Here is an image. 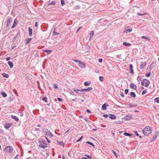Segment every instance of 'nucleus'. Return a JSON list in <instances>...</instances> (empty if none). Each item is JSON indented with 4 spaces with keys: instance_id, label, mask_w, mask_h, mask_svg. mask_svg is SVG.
<instances>
[{
    "instance_id": "obj_48",
    "label": "nucleus",
    "mask_w": 159,
    "mask_h": 159,
    "mask_svg": "<svg viewBox=\"0 0 159 159\" xmlns=\"http://www.w3.org/2000/svg\"><path fill=\"white\" fill-rule=\"evenodd\" d=\"M151 75L150 73H148V74H146L145 75L147 77H149Z\"/></svg>"
},
{
    "instance_id": "obj_44",
    "label": "nucleus",
    "mask_w": 159,
    "mask_h": 159,
    "mask_svg": "<svg viewBox=\"0 0 159 159\" xmlns=\"http://www.w3.org/2000/svg\"><path fill=\"white\" fill-rule=\"evenodd\" d=\"M42 99L43 101H44L45 102H47V98L45 97H44L42 98Z\"/></svg>"
},
{
    "instance_id": "obj_2",
    "label": "nucleus",
    "mask_w": 159,
    "mask_h": 159,
    "mask_svg": "<svg viewBox=\"0 0 159 159\" xmlns=\"http://www.w3.org/2000/svg\"><path fill=\"white\" fill-rule=\"evenodd\" d=\"M43 133L46 136H48L50 138L52 137L53 135L51 132L47 129H43Z\"/></svg>"
},
{
    "instance_id": "obj_4",
    "label": "nucleus",
    "mask_w": 159,
    "mask_h": 159,
    "mask_svg": "<svg viewBox=\"0 0 159 159\" xmlns=\"http://www.w3.org/2000/svg\"><path fill=\"white\" fill-rule=\"evenodd\" d=\"M8 153H11L13 152V148L10 146H7L4 150Z\"/></svg>"
},
{
    "instance_id": "obj_26",
    "label": "nucleus",
    "mask_w": 159,
    "mask_h": 159,
    "mask_svg": "<svg viewBox=\"0 0 159 159\" xmlns=\"http://www.w3.org/2000/svg\"><path fill=\"white\" fill-rule=\"evenodd\" d=\"M129 106L130 107H135L137 106V105L136 104H133L131 103H129Z\"/></svg>"
},
{
    "instance_id": "obj_20",
    "label": "nucleus",
    "mask_w": 159,
    "mask_h": 159,
    "mask_svg": "<svg viewBox=\"0 0 159 159\" xmlns=\"http://www.w3.org/2000/svg\"><path fill=\"white\" fill-rule=\"evenodd\" d=\"M123 45L124 46H129L131 45V44L129 43H127L126 42H124L123 43Z\"/></svg>"
},
{
    "instance_id": "obj_39",
    "label": "nucleus",
    "mask_w": 159,
    "mask_h": 159,
    "mask_svg": "<svg viewBox=\"0 0 159 159\" xmlns=\"http://www.w3.org/2000/svg\"><path fill=\"white\" fill-rule=\"evenodd\" d=\"M155 101L157 103H159V98H157L155 99Z\"/></svg>"
},
{
    "instance_id": "obj_61",
    "label": "nucleus",
    "mask_w": 159,
    "mask_h": 159,
    "mask_svg": "<svg viewBox=\"0 0 159 159\" xmlns=\"http://www.w3.org/2000/svg\"><path fill=\"white\" fill-rule=\"evenodd\" d=\"M85 156L87 157H89L90 159H91L92 158V157L89 155H85Z\"/></svg>"
},
{
    "instance_id": "obj_23",
    "label": "nucleus",
    "mask_w": 159,
    "mask_h": 159,
    "mask_svg": "<svg viewBox=\"0 0 159 159\" xmlns=\"http://www.w3.org/2000/svg\"><path fill=\"white\" fill-rule=\"evenodd\" d=\"M11 118L13 119H15L16 121H19L18 118L16 116H12Z\"/></svg>"
},
{
    "instance_id": "obj_12",
    "label": "nucleus",
    "mask_w": 159,
    "mask_h": 159,
    "mask_svg": "<svg viewBox=\"0 0 159 159\" xmlns=\"http://www.w3.org/2000/svg\"><path fill=\"white\" fill-rule=\"evenodd\" d=\"M130 87L131 88L135 89L137 88V86L133 83H131L130 84Z\"/></svg>"
},
{
    "instance_id": "obj_17",
    "label": "nucleus",
    "mask_w": 159,
    "mask_h": 159,
    "mask_svg": "<svg viewBox=\"0 0 159 159\" xmlns=\"http://www.w3.org/2000/svg\"><path fill=\"white\" fill-rule=\"evenodd\" d=\"M108 105H106V103H105L102 106V108L103 110H106L107 109L106 107L108 106Z\"/></svg>"
},
{
    "instance_id": "obj_30",
    "label": "nucleus",
    "mask_w": 159,
    "mask_h": 159,
    "mask_svg": "<svg viewBox=\"0 0 159 159\" xmlns=\"http://www.w3.org/2000/svg\"><path fill=\"white\" fill-rule=\"evenodd\" d=\"M86 143H87V144H89V145H91L93 147H95V145H94L93 143H92L91 142H89V141H87Z\"/></svg>"
},
{
    "instance_id": "obj_5",
    "label": "nucleus",
    "mask_w": 159,
    "mask_h": 159,
    "mask_svg": "<svg viewBox=\"0 0 159 159\" xmlns=\"http://www.w3.org/2000/svg\"><path fill=\"white\" fill-rule=\"evenodd\" d=\"M78 65L81 68H85L86 67V65L84 63L81 61H80V63H78Z\"/></svg>"
},
{
    "instance_id": "obj_62",
    "label": "nucleus",
    "mask_w": 159,
    "mask_h": 159,
    "mask_svg": "<svg viewBox=\"0 0 159 159\" xmlns=\"http://www.w3.org/2000/svg\"><path fill=\"white\" fill-rule=\"evenodd\" d=\"M10 57H7V58H6V61H9V60H10Z\"/></svg>"
},
{
    "instance_id": "obj_50",
    "label": "nucleus",
    "mask_w": 159,
    "mask_h": 159,
    "mask_svg": "<svg viewBox=\"0 0 159 159\" xmlns=\"http://www.w3.org/2000/svg\"><path fill=\"white\" fill-rule=\"evenodd\" d=\"M71 95H75L74 92L73 91H70L69 92Z\"/></svg>"
},
{
    "instance_id": "obj_21",
    "label": "nucleus",
    "mask_w": 159,
    "mask_h": 159,
    "mask_svg": "<svg viewBox=\"0 0 159 159\" xmlns=\"http://www.w3.org/2000/svg\"><path fill=\"white\" fill-rule=\"evenodd\" d=\"M1 94L4 98L6 97L7 96V94L5 92L3 91L1 93Z\"/></svg>"
},
{
    "instance_id": "obj_59",
    "label": "nucleus",
    "mask_w": 159,
    "mask_h": 159,
    "mask_svg": "<svg viewBox=\"0 0 159 159\" xmlns=\"http://www.w3.org/2000/svg\"><path fill=\"white\" fill-rule=\"evenodd\" d=\"M34 130L35 131H40V129H39L36 128L35 129H34Z\"/></svg>"
},
{
    "instance_id": "obj_13",
    "label": "nucleus",
    "mask_w": 159,
    "mask_h": 159,
    "mask_svg": "<svg viewBox=\"0 0 159 159\" xmlns=\"http://www.w3.org/2000/svg\"><path fill=\"white\" fill-rule=\"evenodd\" d=\"M73 89L74 91H75L76 93L79 94H81V93L80 92H83L82 91V89H75V88H74Z\"/></svg>"
},
{
    "instance_id": "obj_37",
    "label": "nucleus",
    "mask_w": 159,
    "mask_h": 159,
    "mask_svg": "<svg viewBox=\"0 0 159 159\" xmlns=\"http://www.w3.org/2000/svg\"><path fill=\"white\" fill-rule=\"evenodd\" d=\"M103 79L104 78L102 76H100L99 77V80L101 82H102L103 81Z\"/></svg>"
},
{
    "instance_id": "obj_1",
    "label": "nucleus",
    "mask_w": 159,
    "mask_h": 159,
    "mask_svg": "<svg viewBox=\"0 0 159 159\" xmlns=\"http://www.w3.org/2000/svg\"><path fill=\"white\" fill-rule=\"evenodd\" d=\"M143 132L145 135L148 136L152 132L151 128L149 126L145 127L143 129Z\"/></svg>"
},
{
    "instance_id": "obj_19",
    "label": "nucleus",
    "mask_w": 159,
    "mask_h": 159,
    "mask_svg": "<svg viewBox=\"0 0 159 159\" xmlns=\"http://www.w3.org/2000/svg\"><path fill=\"white\" fill-rule=\"evenodd\" d=\"M94 32L93 30H92L91 31L90 34V39H91V38L94 35Z\"/></svg>"
},
{
    "instance_id": "obj_8",
    "label": "nucleus",
    "mask_w": 159,
    "mask_h": 159,
    "mask_svg": "<svg viewBox=\"0 0 159 159\" xmlns=\"http://www.w3.org/2000/svg\"><path fill=\"white\" fill-rule=\"evenodd\" d=\"M108 117L110 118L111 119H115L116 118V116L111 114H108Z\"/></svg>"
},
{
    "instance_id": "obj_18",
    "label": "nucleus",
    "mask_w": 159,
    "mask_h": 159,
    "mask_svg": "<svg viewBox=\"0 0 159 159\" xmlns=\"http://www.w3.org/2000/svg\"><path fill=\"white\" fill-rule=\"evenodd\" d=\"M8 64L9 65L11 68H12L13 66V63L11 61H9L7 62Z\"/></svg>"
},
{
    "instance_id": "obj_10",
    "label": "nucleus",
    "mask_w": 159,
    "mask_h": 159,
    "mask_svg": "<svg viewBox=\"0 0 159 159\" xmlns=\"http://www.w3.org/2000/svg\"><path fill=\"white\" fill-rule=\"evenodd\" d=\"M93 88L91 87H89L87 89H82V91L83 92L84 91H91L92 90Z\"/></svg>"
},
{
    "instance_id": "obj_14",
    "label": "nucleus",
    "mask_w": 159,
    "mask_h": 159,
    "mask_svg": "<svg viewBox=\"0 0 159 159\" xmlns=\"http://www.w3.org/2000/svg\"><path fill=\"white\" fill-rule=\"evenodd\" d=\"M28 30L30 36H32V29L30 27H29Z\"/></svg>"
},
{
    "instance_id": "obj_51",
    "label": "nucleus",
    "mask_w": 159,
    "mask_h": 159,
    "mask_svg": "<svg viewBox=\"0 0 159 159\" xmlns=\"http://www.w3.org/2000/svg\"><path fill=\"white\" fill-rule=\"evenodd\" d=\"M129 91V90L128 89H125V93L126 94H127L128 93Z\"/></svg>"
},
{
    "instance_id": "obj_24",
    "label": "nucleus",
    "mask_w": 159,
    "mask_h": 159,
    "mask_svg": "<svg viewBox=\"0 0 159 159\" xmlns=\"http://www.w3.org/2000/svg\"><path fill=\"white\" fill-rule=\"evenodd\" d=\"M130 94L131 97L133 98H135L136 96L135 93L134 92H131Z\"/></svg>"
},
{
    "instance_id": "obj_56",
    "label": "nucleus",
    "mask_w": 159,
    "mask_h": 159,
    "mask_svg": "<svg viewBox=\"0 0 159 159\" xmlns=\"http://www.w3.org/2000/svg\"><path fill=\"white\" fill-rule=\"evenodd\" d=\"M120 95L122 98H123L124 97V95L123 93H120Z\"/></svg>"
},
{
    "instance_id": "obj_63",
    "label": "nucleus",
    "mask_w": 159,
    "mask_h": 159,
    "mask_svg": "<svg viewBox=\"0 0 159 159\" xmlns=\"http://www.w3.org/2000/svg\"><path fill=\"white\" fill-rule=\"evenodd\" d=\"M136 134V136H139V134L137 133V131H135V132H134Z\"/></svg>"
},
{
    "instance_id": "obj_35",
    "label": "nucleus",
    "mask_w": 159,
    "mask_h": 159,
    "mask_svg": "<svg viewBox=\"0 0 159 159\" xmlns=\"http://www.w3.org/2000/svg\"><path fill=\"white\" fill-rule=\"evenodd\" d=\"M90 84V82L88 81L85 82L84 83V85L85 86H88Z\"/></svg>"
},
{
    "instance_id": "obj_32",
    "label": "nucleus",
    "mask_w": 159,
    "mask_h": 159,
    "mask_svg": "<svg viewBox=\"0 0 159 159\" xmlns=\"http://www.w3.org/2000/svg\"><path fill=\"white\" fill-rule=\"evenodd\" d=\"M44 52H47L48 54H49L52 52V51L51 50H44Z\"/></svg>"
},
{
    "instance_id": "obj_15",
    "label": "nucleus",
    "mask_w": 159,
    "mask_h": 159,
    "mask_svg": "<svg viewBox=\"0 0 159 159\" xmlns=\"http://www.w3.org/2000/svg\"><path fill=\"white\" fill-rule=\"evenodd\" d=\"M132 30L131 28H130L129 29H128L127 30H125L124 31L123 33H127L128 32H130L132 31Z\"/></svg>"
},
{
    "instance_id": "obj_42",
    "label": "nucleus",
    "mask_w": 159,
    "mask_h": 159,
    "mask_svg": "<svg viewBox=\"0 0 159 159\" xmlns=\"http://www.w3.org/2000/svg\"><path fill=\"white\" fill-rule=\"evenodd\" d=\"M4 132L2 129H0V134H4Z\"/></svg>"
},
{
    "instance_id": "obj_7",
    "label": "nucleus",
    "mask_w": 159,
    "mask_h": 159,
    "mask_svg": "<svg viewBox=\"0 0 159 159\" xmlns=\"http://www.w3.org/2000/svg\"><path fill=\"white\" fill-rule=\"evenodd\" d=\"M12 124L9 123V124H5L4 126L5 128L7 129H8L11 126H12Z\"/></svg>"
},
{
    "instance_id": "obj_64",
    "label": "nucleus",
    "mask_w": 159,
    "mask_h": 159,
    "mask_svg": "<svg viewBox=\"0 0 159 159\" xmlns=\"http://www.w3.org/2000/svg\"><path fill=\"white\" fill-rule=\"evenodd\" d=\"M82 137H83V136H81L77 141V142H79V141H80L81 139H82Z\"/></svg>"
},
{
    "instance_id": "obj_31",
    "label": "nucleus",
    "mask_w": 159,
    "mask_h": 159,
    "mask_svg": "<svg viewBox=\"0 0 159 159\" xmlns=\"http://www.w3.org/2000/svg\"><path fill=\"white\" fill-rule=\"evenodd\" d=\"M32 39L30 38H28V39H27L26 40V43L28 44V43H29L31 41V40Z\"/></svg>"
},
{
    "instance_id": "obj_54",
    "label": "nucleus",
    "mask_w": 159,
    "mask_h": 159,
    "mask_svg": "<svg viewBox=\"0 0 159 159\" xmlns=\"http://www.w3.org/2000/svg\"><path fill=\"white\" fill-rule=\"evenodd\" d=\"M98 62L100 63H101L102 62V58H99L98 60Z\"/></svg>"
},
{
    "instance_id": "obj_38",
    "label": "nucleus",
    "mask_w": 159,
    "mask_h": 159,
    "mask_svg": "<svg viewBox=\"0 0 159 159\" xmlns=\"http://www.w3.org/2000/svg\"><path fill=\"white\" fill-rule=\"evenodd\" d=\"M141 38L142 39H148L149 41L150 40V39H149V38H148L146 37L145 36H142L141 37Z\"/></svg>"
},
{
    "instance_id": "obj_33",
    "label": "nucleus",
    "mask_w": 159,
    "mask_h": 159,
    "mask_svg": "<svg viewBox=\"0 0 159 159\" xmlns=\"http://www.w3.org/2000/svg\"><path fill=\"white\" fill-rule=\"evenodd\" d=\"M74 9H79L80 8V6L79 5H77L74 7Z\"/></svg>"
},
{
    "instance_id": "obj_11",
    "label": "nucleus",
    "mask_w": 159,
    "mask_h": 159,
    "mask_svg": "<svg viewBox=\"0 0 159 159\" xmlns=\"http://www.w3.org/2000/svg\"><path fill=\"white\" fill-rule=\"evenodd\" d=\"M11 21L12 19L11 18H8L7 23V26L8 27L10 23L11 22Z\"/></svg>"
},
{
    "instance_id": "obj_25",
    "label": "nucleus",
    "mask_w": 159,
    "mask_h": 159,
    "mask_svg": "<svg viewBox=\"0 0 159 159\" xmlns=\"http://www.w3.org/2000/svg\"><path fill=\"white\" fill-rule=\"evenodd\" d=\"M56 4V2L52 1L50 3L48 4V5H54Z\"/></svg>"
},
{
    "instance_id": "obj_40",
    "label": "nucleus",
    "mask_w": 159,
    "mask_h": 159,
    "mask_svg": "<svg viewBox=\"0 0 159 159\" xmlns=\"http://www.w3.org/2000/svg\"><path fill=\"white\" fill-rule=\"evenodd\" d=\"M156 136H153L152 139H151V142L154 141L156 139Z\"/></svg>"
},
{
    "instance_id": "obj_60",
    "label": "nucleus",
    "mask_w": 159,
    "mask_h": 159,
    "mask_svg": "<svg viewBox=\"0 0 159 159\" xmlns=\"http://www.w3.org/2000/svg\"><path fill=\"white\" fill-rule=\"evenodd\" d=\"M35 26L36 27H37L38 26V23L37 22H36L35 24Z\"/></svg>"
},
{
    "instance_id": "obj_34",
    "label": "nucleus",
    "mask_w": 159,
    "mask_h": 159,
    "mask_svg": "<svg viewBox=\"0 0 159 159\" xmlns=\"http://www.w3.org/2000/svg\"><path fill=\"white\" fill-rule=\"evenodd\" d=\"M124 134L126 136H130L132 135L131 134L127 133H125Z\"/></svg>"
},
{
    "instance_id": "obj_46",
    "label": "nucleus",
    "mask_w": 159,
    "mask_h": 159,
    "mask_svg": "<svg viewBox=\"0 0 159 159\" xmlns=\"http://www.w3.org/2000/svg\"><path fill=\"white\" fill-rule=\"evenodd\" d=\"M103 116L105 118H107L108 117V115L107 114H105L103 115Z\"/></svg>"
},
{
    "instance_id": "obj_57",
    "label": "nucleus",
    "mask_w": 159,
    "mask_h": 159,
    "mask_svg": "<svg viewBox=\"0 0 159 159\" xmlns=\"http://www.w3.org/2000/svg\"><path fill=\"white\" fill-rule=\"evenodd\" d=\"M112 152H113V153L114 154V155H115V156H116L117 157V155H116V152H114V150H112Z\"/></svg>"
},
{
    "instance_id": "obj_52",
    "label": "nucleus",
    "mask_w": 159,
    "mask_h": 159,
    "mask_svg": "<svg viewBox=\"0 0 159 159\" xmlns=\"http://www.w3.org/2000/svg\"><path fill=\"white\" fill-rule=\"evenodd\" d=\"M159 134V132L158 131H156L155 133V136H156V137H157V136H158V135Z\"/></svg>"
},
{
    "instance_id": "obj_47",
    "label": "nucleus",
    "mask_w": 159,
    "mask_h": 159,
    "mask_svg": "<svg viewBox=\"0 0 159 159\" xmlns=\"http://www.w3.org/2000/svg\"><path fill=\"white\" fill-rule=\"evenodd\" d=\"M54 87L55 89H58V85L56 84H54Z\"/></svg>"
},
{
    "instance_id": "obj_49",
    "label": "nucleus",
    "mask_w": 159,
    "mask_h": 159,
    "mask_svg": "<svg viewBox=\"0 0 159 159\" xmlns=\"http://www.w3.org/2000/svg\"><path fill=\"white\" fill-rule=\"evenodd\" d=\"M146 92H147V91H146L145 90L143 91L142 93V95H143L146 93Z\"/></svg>"
},
{
    "instance_id": "obj_41",
    "label": "nucleus",
    "mask_w": 159,
    "mask_h": 159,
    "mask_svg": "<svg viewBox=\"0 0 159 159\" xmlns=\"http://www.w3.org/2000/svg\"><path fill=\"white\" fill-rule=\"evenodd\" d=\"M61 2L62 6H63L65 4V2L63 0H61Z\"/></svg>"
},
{
    "instance_id": "obj_45",
    "label": "nucleus",
    "mask_w": 159,
    "mask_h": 159,
    "mask_svg": "<svg viewBox=\"0 0 159 159\" xmlns=\"http://www.w3.org/2000/svg\"><path fill=\"white\" fill-rule=\"evenodd\" d=\"M141 80V77L140 76H138L137 78V80L138 81L140 80Z\"/></svg>"
},
{
    "instance_id": "obj_22",
    "label": "nucleus",
    "mask_w": 159,
    "mask_h": 159,
    "mask_svg": "<svg viewBox=\"0 0 159 159\" xmlns=\"http://www.w3.org/2000/svg\"><path fill=\"white\" fill-rule=\"evenodd\" d=\"M57 143L60 145L64 147L65 144L63 141H57Z\"/></svg>"
},
{
    "instance_id": "obj_3",
    "label": "nucleus",
    "mask_w": 159,
    "mask_h": 159,
    "mask_svg": "<svg viewBox=\"0 0 159 159\" xmlns=\"http://www.w3.org/2000/svg\"><path fill=\"white\" fill-rule=\"evenodd\" d=\"M141 84L146 87H148L149 85L150 82L149 80L144 79L141 82Z\"/></svg>"
},
{
    "instance_id": "obj_16",
    "label": "nucleus",
    "mask_w": 159,
    "mask_h": 159,
    "mask_svg": "<svg viewBox=\"0 0 159 159\" xmlns=\"http://www.w3.org/2000/svg\"><path fill=\"white\" fill-rule=\"evenodd\" d=\"M146 64V62H142L140 65V68L141 69L143 68Z\"/></svg>"
},
{
    "instance_id": "obj_9",
    "label": "nucleus",
    "mask_w": 159,
    "mask_h": 159,
    "mask_svg": "<svg viewBox=\"0 0 159 159\" xmlns=\"http://www.w3.org/2000/svg\"><path fill=\"white\" fill-rule=\"evenodd\" d=\"M129 68L130 73L131 74H133L134 72L133 70V66L131 64H129Z\"/></svg>"
},
{
    "instance_id": "obj_28",
    "label": "nucleus",
    "mask_w": 159,
    "mask_h": 159,
    "mask_svg": "<svg viewBox=\"0 0 159 159\" xmlns=\"http://www.w3.org/2000/svg\"><path fill=\"white\" fill-rule=\"evenodd\" d=\"M53 34L54 35H58L59 34L57 32L55 31V29H54L53 32Z\"/></svg>"
},
{
    "instance_id": "obj_53",
    "label": "nucleus",
    "mask_w": 159,
    "mask_h": 159,
    "mask_svg": "<svg viewBox=\"0 0 159 159\" xmlns=\"http://www.w3.org/2000/svg\"><path fill=\"white\" fill-rule=\"evenodd\" d=\"M57 100L59 102H62V99L60 98H58Z\"/></svg>"
},
{
    "instance_id": "obj_58",
    "label": "nucleus",
    "mask_w": 159,
    "mask_h": 159,
    "mask_svg": "<svg viewBox=\"0 0 159 159\" xmlns=\"http://www.w3.org/2000/svg\"><path fill=\"white\" fill-rule=\"evenodd\" d=\"M45 138L49 143H50V141L48 139V138L47 137H46Z\"/></svg>"
},
{
    "instance_id": "obj_6",
    "label": "nucleus",
    "mask_w": 159,
    "mask_h": 159,
    "mask_svg": "<svg viewBox=\"0 0 159 159\" xmlns=\"http://www.w3.org/2000/svg\"><path fill=\"white\" fill-rule=\"evenodd\" d=\"M39 146L40 147L43 148H45L47 147V144L44 143H40Z\"/></svg>"
},
{
    "instance_id": "obj_29",
    "label": "nucleus",
    "mask_w": 159,
    "mask_h": 159,
    "mask_svg": "<svg viewBox=\"0 0 159 159\" xmlns=\"http://www.w3.org/2000/svg\"><path fill=\"white\" fill-rule=\"evenodd\" d=\"M2 75L3 77L7 78L9 77V75L6 73H3Z\"/></svg>"
},
{
    "instance_id": "obj_55",
    "label": "nucleus",
    "mask_w": 159,
    "mask_h": 159,
    "mask_svg": "<svg viewBox=\"0 0 159 159\" xmlns=\"http://www.w3.org/2000/svg\"><path fill=\"white\" fill-rule=\"evenodd\" d=\"M84 120L86 121L87 122H88L89 121V119L88 118H85Z\"/></svg>"
},
{
    "instance_id": "obj_36",
    "label": "nucleus",
    "mask_w": 159,
    "mask_h": 159,
    "mask_svg": "<svg viewBox=\"0 0 159 159\" xmlns=\"http://www.w3.org/2000/svg\"><path fill=\"white\" fill-rule=\"evenodd\" d=\"M73 61L74 62H76V63H80V61H80L77 59H73Z\"/></svg>"
},
{
    "instance_id": "obj_43",
    "label": "nucleus",
    "mask_w": 159,
    "mask_h": 159,
    "mask_svg": "<svg viewBox=\"0 0 159 159\" xmlns=\"http://www.w3.org/2000/svg\"><path fill=\"white\" fill-rule=\"evenodd\" d=\"M137 15H139V16H143V15H146V14H145V13H142V14H141L139 13H138L137 14Z\"/></svg>"
},
{
    "instance_id": "obj_27",
    "label": "nucleus",
    "mask_w": 159,
    "mask_h": 159,
    "mask_svg": "<svg viewBox=\"0 0 159 159\" xmlns=\"http://www.w3.org/2000/svg\"><path fill=\"white\" fill-rule=\"evenodd\" d=\"M16 20V19H15V20L14 21V22L13 23V25L12 26V27H11V29L14 28L17 25V24L15 22Z\"/></svg>"
}]
</instances>
